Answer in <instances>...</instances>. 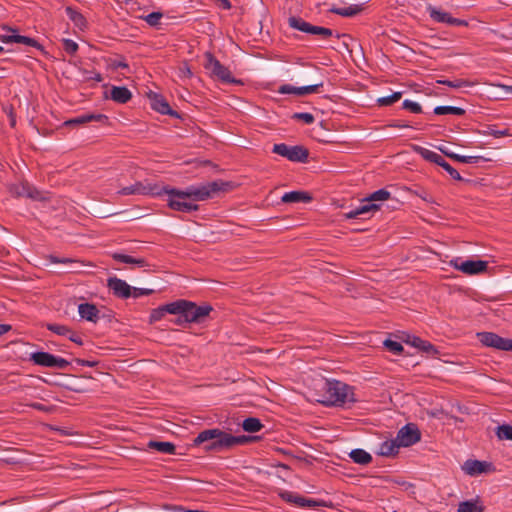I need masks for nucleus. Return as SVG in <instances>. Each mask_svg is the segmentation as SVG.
<instances>
[{"mask_svg":"<svg viewBox=\"0 0 512 512\" xmlns=\"http://www.w3.org/2000/svg\"><path fill=\"white\" fill-rule=\"evenodd\" d=\"M169 314L177 315L173 323L184 326L188 323H202L212 311L209 305L197 306L186 300H177L167 304Z\"/></svg>","mask_w":512,"mask_h":512,"instance_id":"1","label":"nucleus"},{"mask_svg":"<svg viewBox=\"0 0 512 512\" xmlns=\"http://www.w3.org/2000/svg\"><path fill=\"white\" fill-rule=\"evenodd\" d=\"M317 401L325 406H343L355 402L352 387L337 380H325Z\"/></svg>","mask_w":512,"mask_h":512,"instance_id":"2","label":"nucleus"},{"mask_svg":"<svg viewBox=\"0 0 512 512\" xmlns=\"http://www.w3.org/2000/svg\"><path fill=\"white\" fill-rule=\"evenodd\" d=\"M209 439H216V447H218L219 452H221L236 445L246 444L251 440V437L245 435L233 436L216 428L207 429L197 435V437L194 439V445H201L204 442H207Z\"/></svg>","mask_w":512,"mask_h":512,"instance_id":"3","label":"nucleus"},{"mask_svg":"<svg viewBox=\"0 0 512 512\" xmlns=\"http://www.w3.org/2000/svg\"><path fill=\"white\" fill-rule=\"evenodd\" d=\"M162 194L168 195V205L171 209L181 212H192L198 210V205L192 203L187 197H181L182 190L161 186Z\"/></svg>","mask_w":512,"mask_h":512,"instance_id":"4","label":"nucleus"},{"mask_svg":"<svg viewBox=\"0 0 512 512\" xmlns=\"http://www.w3.org/2000/svg\"><path fill=\"white\" fill-rule=\"evenodd\" d=\"M205 69L210 75L224 83H236L237 81L232 77L231 72L223 66L215 57L207 53L205 55Z\"/></svg>","mask_w":512,"mask_h":512,"instance_id":"5","label":"nucleus"},{"mask_svg":"<svg viewBox=\"0 0 512 512\" xmlns=\"http://www.w3.org/2000/svg\"><path fill=\"white\" fill-rule=\"evenodd\" d=\"M120 195H151L160 196L162 195L161 185L157 183H151L149 181H138L133 185L121 188L118 191Z\"/></svg>","mask_w":512,"mask_h":512,"instance_id":"6","label":"nucleus"},{"mask_svg":"<svg viewBox=\"0 0 512 512\" xmlns=\"http://www.w3.org/2000/svg\"><path fill=\"white\" fill-rule=\"evenodd\" d=\"M273 152L294 162H305L308 158V150L303 146H288L280 143L273 146Z\"/></svg>","mask_w":512,"mask_h":512,"instance_id":"7","label":"nucleus"},{"mask_svg":"<svg viewBox=\"0 0 512 512\" xmlns=\"http://www.w3.org/2000/svg\"><path fill=\"white\" fill-rule=\"evenodd\" d=\"M288 23L292 28L296 30L312 35H317L322 38H329L333 34L331 29L320 26H314L299 17H290Z\"/></svg>","mask_w":512,"mask_h":512,"instance_id":"8","label":"nucleus"},{"mask_svg":"<svg viewBox=\"0 0 512 512\" xmlns=\"http://www.w3.org/2000/svg\"><path fill=\"white\" fill-rule=\"evenodd\" d=\"M478 340L487 347L503 351H512V339L503 338L493 332L477 333Z\"/></svg>","mask_w":512,"mask_h":512,"instance_id":"9","label":"nucleus"},{"mask_svg":"<svg viewBox=\"0 0 512 512\" xmlns=\"http://www.w3.org/2000/svg\"><path fill=\"white\" fill-rule=\"evenodd\" d=\"M31 360L40 366L65 369L69 362L64 358L54 356L47 352H35L31 354Z\"/></svg>","mask_w":512,"mask_h":512,"instance_id":"10","label":"nucleus"},{"mask_svg":"<svg viewBox=\"0 0 512 512\" xmlns=\"http://www.w3.org/2000/svg\"><path fill=\"white\" fill-rule=\"evenodd\" d=\"M280 497L289 503L296 504L300 507H316V506H323V507H333V504L330 502H326L323 500H314V499H307L302 496L296 495L289 491H283L280 493Z\"/></svg>","mask_w":512,"mask_h":512,"instance_id":"11","label":"nucleus"},{"mask_svg":"<svg viewBox=\"0 0 512 512\" xmlns=\"http://www.w3.org/2000/svg\"><path fill=\"white\" fill-rule=\"evenodd\" d=\"M400 447H408L420 440L419 429L414 424H407L402 427L395 438Z\"/></svg>","mask_w":512,"mask_h":512,"instance_id":"12","label":"nucleus"},{"mask_svg":"<svg viewBox=\"0 0 512 512\" xmlns=\"http://www.w3.org/2000/svg\"><path fill=\"white\" fill-rule=\"evenodd\" d=\"M450 264L457 270L468 274V275H476L486 271L488 263L482 260H467L459 263V259H454L450 261Z\"/></svg>","mask_w":512,"mask_h":512,"instance_id":"13","label":"nucleus"},{"mask_svg":"<svg viewBox=\"0 0 512 512\" xmlns=\"http://www.w3.org/2000/svg\"><path fill=\"white\" fill-rule=\"evenodd\" d=\"M427 12L429 13V16L438 23H445L451 26H466L467 22L465 20L457 19L452 17L449 13L438 9L434 6L429 5L427 7Z\"/></svg>","mask_w":512,"mask_h":512,"instance_id":"14","label":"nucleus"},{"mask_svg":"<svg viewBox=\"0 0 512 512\" xmlns=\"http://www.w3.org/2000/svg\"><path fill=\"white\" fill-rule=\"evenodd\" d=\"M10 192L17 197H28L34 200L42 199L41 192L28 182H20L10 186Z\"/></svg>","mask_w":512,"mask_h":512,"instance_id":"15","label":"nucleus"},{"mask_svg":"<svg viewBox=\"0 0 512 512\" xmlns=\"http://www.w3.org/2000/svg\"><path fill=\"white\" fill-rule=\"evenodd\" d=\"M323 86L322 82L302 86V87H295L289 84H285L279 87L278 92L281 94H296L299 96L316 93L320 87Z\"/></svg>","mask_w":512,"mask_h":512,"instance_id":"16","label":"nucleus"},{"mask_svg":"<svg viewBox=\"0 0 512 512\" xmlns=\"http://www.w3.org/2000/svg\"><path fill=\"white\" fill-rule=\"evenodd\" d=\"M378 209L379 206L375 203H362L360 206L345 213L344 216L347 219H365Z\"/></svg>","mask_w":512,"mask_h":512,"instance_id":"17","label":"nucleus"},{"mask_svg":"<svg viewBox=\"0 0 512 512\" xmlns=\"http://www.w3.org/2000/svg\"><path fill=\"white\" fill-rule=\"evenodd\" d=\"M180 196L187 197L192 203L209 199V194L205 190L204 185L189 186L182 190Z\"/></svg>","mask_w":512,"mask_h":512,"instance_id":"18","label":"nucleus"},{"mask_svg":"<svg viewBox=\"0 0 512 512\" xmlns=\"http://www.w3.org/2000/svg\"><path fill=\"white\" fill-rule=\"evenodd\" d=\"M108 286L113 293L122 298H128L132 295V288L127 282L119 278H110L108 280Z\"/></svg>","mask_w":512,"mask_h":512,"instance_id":"19","label":"nucleus"},{"mask_svg":"<svg viewBox=\"0 0 512 512\" xmlns=\"http://www.w3.org/2000/svg\"><path fill=\"white\" fill-rule=\"evenodd\" d=\"M106 98L112 99L116 103H127L131 97V91L124 86H111L109 92L105 93Z\"/></svg>","mask_w":512,"mask_h":512,"instance_id":"20","label":"nucleus"},{"mask_svg":"<svg viewBox=\"0 0 512 512\" xmlns=\"http://www.w3.org/2000/svg\"><path fill=\"white\" fill-rule=\"evenodd\" d=\"M203 185L205 190L209 194V198H212L221 192L230 191L233 188V184L231 182H226L222 180H216Z\"/></svg>","mask_w":512,"mask_h":512,"instance_id":"21","label":"nucleus"},{"mask_svg":"<svg viewBox=\"0 0 512 512\" xmlns=\"http://www.w3.org/2000/svg\"><path fill=\"white\" fill-rule=\"evenodd\" d=\"M78 313L87 321L96 323L99 320V310L94 304L81 303L78 306Z\"/></svg>","mask_w":512,"mask_h":512,"instance_id":"22","label":"nucleus"},{"mask_svg":"<svg viewBox=\"0 0 512 512\" xmlns=\"http://www.w3.org/2000/svg\"><path fill=\"white\" fill-rule=\"evenodd\" d=\"M107 120V116L103 114H83L65 122L67 126L83 125L91 121L103 122Z\"/></svg>","mask_w":512,"mask_h":512,"instance_id":"23","label":"nucleus"},{"mask_svg":"<svg viewBox=\"0 0 512 512\" xmlns=\"http://www.w3.org/2000/svg\"><path fill=\"white\" fill-rule=\"evenodd\" d=\"M489 464L478 460H467L462 468L468 475L475 476L479 475L487 470Z\"/></svg>","mask_w":512,"mask_h":512,"instance_id":"24","label":"nucleus"},{"mask_svg":"<svg viewBox=\"0 0 512 512\" xmlns=\"http://www.w3.org/2000/svg\"><path fill=\"white\" fill-rule=\"evenodd\" d=\"M413 150L417 154H419L422 158H424L425 160H427L429 162H432V163H435V164H437L439 166H440V163H444L445 162V160L443 159V157L441 155L437 154L434 151L426 149L424 147L415 145V146H413Z\"/></svg>","mask_w":512,"mask_h":512,"instance_id":"25","label":"nucleus"},{"mask_svg":"<svg viewBox=\"0 0 512 512\" xmlns=\"http://www.w3.org/2000/svg\"><path fill=\"white\" fill-rule=\"evenodd\" d=\"M282 202L284 203H299V202H309L311 201V196L303 191H291L285 193L282 198Z\"/></svg>","mask_w":512,"mask_h":512,"instance_id":"26","label":"nucleus"},{"mask_svg":"<svg viewBox=\"0 0 512 512\" xmlns=\"http://www.w3.org/2000/svg\"><path fill=\"white\" fill-rule=\"evenodd\" d=\"M363 10L362 4H352L343 7H333L330 9L331 12L344 16V17H353L360 13Z\"/></svg>","mask_w":512,"mask_h":512,"instance_id":"27","label":"nucleus"},{"mask_svg":"<svg viewBox=\"0 0 512 512\" xmlns=\"http://www.w3.org/2000/svg\"><path fill=\"white\" fill-rule=\"evenodd\" d=\"M147 447L163 454H174L176 449L175 445L171 442L153 440L148 442Z\"/></svg>","mask_w":512,"mask_h":512,"instance_id":"28","label":"nucleus"},{"mask_svg":"<svg viewBox=\"0 0 512 512\" xmlns=\"http://www.w3.org/2000/svg\"><path fill=\"white\" fill-rule=\"evenodd\" d=\"M113 258L122 263L130 264L132 267H145L147 266L146 260L144 258H135L130 255L115 253Z\"/></svg>","mask_w":512,"mask_h":512,"instance_id":"29","label":"nucleus"},{"mask_svg":"<svg viewBox=\"0 0 512 512\" xmlns=\"http://www.w3.org/2000/svg\"><path fill=\"white\" fill-rule=\"evenodd\" d=\"M399 448L400 445L397 443L396 439L385 441L381 443L378 454L386 457L393 456L398 453Z\"/></svg>","mask_w":512,"mask_h":512,"instance_id":"30","label":"nucleus"},{"mask_svg":"<svg viewBox=\"0 0 512 512\" xmlns=\"http://www.w3.org/2000/svg\"><path fill=\"white\" fill-rule=\"evenodd\" d=\"M349 456L354 463L360 465H367L372 461V456L363 449H354L349 453Z\"/></svg>","mask_w":512,"mask_h":512,"instance_id":"31","label":"nucleus"},{"mask_svg":"<svg viewBox=\"0 0 512 512\" xmlns=\"http://www.w3.org/2000/svg\"><path fill=\"white\" fill-rule=\"evenodd\" d=\"M151 106L161 114L173 115V111L170 109L169 104L161 97L155 96L152 100Z\"/></svg>","mask_w":512,"mask_h":512,"instance_id":"32","label":"nucleus"},{"mask_svg":"<svg viewBox=\"0 0 512 512\" xmlns=\"http://www.w3.org/2000/svg\"><path fill=\"white\" fill-rule=\"evenodd\" d=\"M483 506L478 500L464 501L459 504L458 512H482Z\"/></svg>","mask_w":512,"mask_h":512,"instance_id":"33","label":"nucleus"},{"mask_svg":"<svg viewBox=\"0 0 512 512\" xmlns=\"http://www.w3.org/2000/svg\"><path fill=\"white\" fill-rule=\"evenodd\" d=\"M242 428L249 433H255L263 428L262 423L258 418L249 417L242 422Z\"/></svg>","mask_w":512,"mask_h":512,"instance_id":"34","label":"nucleus"},{"mask_svg":"<svg viewBox=\"0 0 512 512\" xmlns=\"http://www.w3.org/2000/svg\"><path fill=\"white\" fill-rule=\"evenodd\" d=\"M66 13L69 17V19L79 28H83L85 26V18L82 16L81 13L74 10L72 7L68 6L66 7Z\"/></svg>","mask_w":512,"mask_h":512,"instance_id":"35","label":"nucleus"},{"mask_svg":"<svg viewBox=\"0 0 512 512\" xmlns=\"http://www.w3.org/2000/svg\"><path fill=\"white\" fill-rule=\"evenodd\" d=\"M434 113L437 115H446V114L463 115L465 113V110L460 107H455V106H437L434 109Z\"/></svg>","mask_w":512,"mask_h":512,"instance_id":"36","label":"nucleus"},{"mask_svg":"<svg viewBox=\"0 0 512 512\" xmlns=\"http://www.w3.org/2000/svg\"><path fill=\"white\" fill-rule=\"evenodd\" d=\"M496 435L500 440L512 441V426L507 424L498 426L496 429Z\"/></svg>","mask_w":512,"mask_h":512,"instance_id":"37","label":"nucleus"},{"mask_svg":"<svg viewBox=\"0 0 512 512\" xmlns=\"http://www.w3.org/2000/svg\"><path fill=\"white\" fill-rule=\"evenodd\" d=\"M389 197H390V192H388L385 189H380V190L372 193L370 195V197L367 199L366 203H373L376 201H385V200L389 199Z\"/></svg>","mask_w":512,"mask_h":512,"instance_id":"38","label":"nucleus"},{"mask_svg":"<svg viewBox=\"0 0 512 512\" xmlns=\"http://www.w3.org/2000/svg\"><path fill=\"white\" fill-rule=\"evenodd\" d=\"M383 345L387 350H389L390 352H392L396 355L400 354L403 351V347H402L401 343H399L397 341H393L391 339H386L383 342Z\"/></svg>","mask_w":512,"mask_h":512,"instance_id":"39","label":"nucleus"},{"mask_svg":"<svg viewBox=\"0 0 512 512\" xmlns=\"http://www.w3.org/2000/svg\"><path fill=\"white\" fill-rule=\"evenodd\" d=\"M401 97H402L401 92H394L393 94H391L389 96L379 98L378 103L382 106H388V105H391V104L397 102L398 100H400Z\"/></svg>","mask_w":512,"mask_h":512,"instance_id":"40","label":"nucleus"},{"mask_svg":"<svg viewBox=\"0 0 512 512\" xmlns=\"http://www.w3.org/2000/svg\"><path fill=\"white\" fill-rule=\"evenodd\" d=\"M167 304L166 305H163L159 308H156L154 310H152L151 314H150V322H157L159 320H161L166 313H168V310H167Z\"/></svg>","mask_w":512,"mask_h":512,"instance_id":"41","label":"nucleus"},{"mask_svg":"<svg viewBox=\"0 0 512 512\" xmlns=\"http://www.w3.org/2000/svg\"><path fill=\"white\" fill-rule=\"evenodd\" d=\"M416 342H414V344H416V348H418L419 350H422L424 352H427L429 354H434L436 353V349L435 347L427 342V341H424V340H415Z\"/></svg>","mask_w":512,"mask_h":512,"instance_id":"42","label":"nucleus"},{"mask_svg":"<svg viewBox=\"0 0 512 512\" xmlns=\"http://www.w3.org/2000/svg\"><path fill=\"white\" fill-rule=\"evenodd\" d=\"M448 157L461 163H476L479 159L477 156H463L454 152L453 154H448Z\"/></svg>","mask_w":512,"mask_h":512,"instance_id":"43","label":"nucleus"},{"mask_svg":"<svg viewBox=\"0 0 512 512\" xmlns=\"http://www.w3.org/2000/svg\"><path fill=\"white\" fill-rule=\"evenodd\" d=\"M47 328L61 336H68V333H70V329L64 325H58V324H48Z\"/></svg>","mask_w":512,"mask_h":512,"instance_id":"44","label":"nucleus"},{"mask_svg":"<svg viewBox=\"0 0 512 512\" xmlns=\"http://www.w3.org/2000/svg\"><path fill=\"white\" fill-rule=\"evenodd\" d=\"M163 17V14L161 12H152L144 17V20L150 25V26H157L159 24L160 19Z\"/></svg>","mask_w":512,"mask_h":512,"instance_id":"45","label":"nucleus"},{"mask_svg":"<svg viewBox=\"0 0 512 512\" xmlns=\"http://www.w3.org/2000/svg\"><path fill=\"white\" fill-rule=\"evenodd\" d=\"M13 42L28 45V46H33V47L38 45L36 40L26 37V36L17 35V34H14Z\"/></svg>","mask_w":512,"mask_h":512,"instance_id":"46","label":"nucleus"},{"mask_svg":"<svg viewBox=\"0 0 512 512\" xmlns=\"http://www.w3.org/2000/svg\"><path fill=\"white\" fill-rule=\"evenodd\" d=\"M2 30L4 31V33L0 34V40L4 43H12L15 30L5 26L2 27Z\"/></svg>","mask_w":512,"mask_h":512,"instance_id":"47","label":"nucleus"},{"mask_svg":"<svg viewBox=\"0 0 512 512\" xmlns=\"http://www.w3.org/2000/svg\"><path fill=\"white\" fill-rule=\"evenodd\" d=\"M440 166L445 170L447 171V173L455 180H462V177L461 175L459 174V172L454 169L449 163H447L446 161L444 163H440Z\"/></svg>","mask_w":512,"mask_h":512,"instance_id":"48","label":"nucleus"},{"mask_svg":"<svg viewBox=\"0 0 512 512\" xmlns=\"http://www.w3.org/2000/svg\"><path fill=\"white\" fill-rule=\"evenodd\" d=\"M63 46L68 54H74L78 50V44L71 39H64Z\"/></svg>","mask_w":512,"mask_h":512,"instance_id":"49","label":"nucleus"},{"mask_svg":"<svg viewBox=\"0 0 512 512\" xmlns=\"http://www.w3.org/2000/svg\"><path fill=\"white\" fill-rule=\"evenodd\" d=\"M403 108L410 110L413 113H420L422 111L421 105L411 100H404Z\"/></svg>","mask_w":512,"mask_h":512,"instance_id":"50","label":"nucleus"},{"mask_svg":"<svg viewBox=\"0 0 512 512\" xmlns=\"http://www.w3.org/2000/svg\"><path fill=\"white\" fill-rule=\"evenodd\" d=\"M294 119L302 120L306 124H311L314 122V116L310 113H295L293 115Z\"/></svg>","mask_w":512,"mask_h":512,"instance_id":"51","label":"nucleus"},{"mask_svg":"<svg viewBox=\"0 0 512 512\" xmlns=\"http://www.w3.org/2000/svg\"><path fill=\"white\" fill-rule=\"evenodd\" d=\"M152 292H153V290H151V289H143V288L133 287L132 288V295L131 296L137 298V297H140V296L149 295Z\"/></svg>","mask_w":512,"mask_h":512,"instance_id":"52","label":"nucleus"},{"mask_svg":"<svg viewBox=\"0 0 512 512\" xmlns=\"http://www.w3.org/2000/svg\"><path fill=\"white\" fill-rule=\"evenodd\" d=\"M203 449L205 451H215L219 452L218 447H216V439H209L207 442H204Z\"/></svg>","mask_w":512,"mask_h":512,"instance_id":"53","label":"nucleus"},{"mask_svg":"<svg viewBox=\"0 0 512 512\" xmlns=\"http://www.w3.org/2000/svg\"><path fill=\"white\" fill-rule=\"evenodd\" d=\"M401 340L413 347L416 348V344H414V340H421L419 337H416V336H413V335H409V334H404L402 337H401Z\"/></svg>","mask_w":512,"mask_h":512,"instance_id":"54","label":"nucleus"},{"mask_svg":"<svg viewBox=\"0 0 512 512\" xmlns=\"http://www.w3.org/2000/svg\"><path fill=\"white\" fill-rule=\"evenodd\" d=\"M71 341L75 342L76 344L78 345H82L83 344V340L81 338L80 335H78L77 333L75 332H72L70 330V333H68V336H67Z\"/></svg>","mask_w":512,"mask_h":512,"instance_id":"55","label":"nucleus"},{"mask_svg":"<svg viewBox=\"0 0 512 512\" xmlns=\"http://www.w3.org/2000/svg\"><path fill=\"white\" fill-rule=\"evenodd\" d=\"M443 83L448 85V86H450V87H452V88H461V87H463L466 84V82L463 81V80L444 81Z\"/></svg>","mask_w":512,"mask_h":512,"instance_id":"56","label":"nucleus"},{"mask_svg":"<svg viewBox=\"0 0 512 512\" xmlns=\"http://www.w3.org/2000/svg\"><path fill=\"white\" fill-rule=\"evenodd\" d=\"M437 149L440 152H442L443 154H445L447 157H448V154H453L452 151H450L446 146H443V145L437 146Z\"/></svg>","mask_w":512,"mask_h":512,"instance_id":"57","label":"nucleus"},{"mask_svg":"<svg viewBox=\"0 0 512 512\" xmlns=\"http://www.w3.org/2000/svg\"><path fill=\"white\" fill-rule=\"evenodd\" d=\"M10 329H11L10 325L0 324V336L5 334L6 332H8Z\"/></svg>","mask_w":512,"mask_h":512,"instance_id":"58","label":"nucleus"},{"mask_svg":"<svg viewBox=\"0 0 512 512\" xmlns=\"http://www.w3.org/2000/svg\"><path fill=\"white\" fill-rule=\"evenodd\" d=\"M495 137H502L508 135L507 130H496L493 132Z\"/></svg>","mask_w":512,"mask_h":512,"instance_id":"59","label":"nucleus"},{"mask_svg":"<svg viewBox=\"0 0 512 512\" xmlns=\"http://www.w3.org/2000/svg\"><path fill=\"white\" fill-rule=\"evenodd\" d=\"M174 510L178 511V512H199V510H183L181 507L179 506H175L174 507Z\"/></svg>","mask_w":512,"mask_h":512,"instance_id":"60","label":"nucleus"},{"mask_svg":"<svg viewBox=\"0 0 512 512\" xmlns=\"http://www.w3.org/2000/svg\"><path fill=\"white\" fill-rule=\"evenodd\" d=\"M218 1L221 3V5H222L224 8H226V9L230 8L229 0H218Z\"/></svg>","mask_w":512,"mask_h":512,"instance_id":"61","label":"nucleus"},{"mask_svg":"<svg viewBox=\"0 0 512 512\" xmlns=\"http://www.w3.org/2000/svg\"><path fill=\"white\" fill-rule=\"evenodd\" d=\"M32 406L38 410H44V407L42 404H39V403H35V404H32Z\"/></svg>","mask_w":512,"mask_h":512,"instance_id":"62","label":"nucleus"},{"mask_svg":"<svg viewBox=\"0 0 512 512\" xmlns=\"http://www.w3.org/2000/svg\"><path fill=\"white\" fill-rule=\"evenodd\" d=\"M391 126H393V127H398V128L409 127V125H407V124H401V123H398V124H392Z\"/></svg>","mask_w":512,"mask_h":512,"instance_id":"63","label":"nucleus"},{"mask_svg":"<svg viewBox=\"0 0 512 512\" xmlns=\"http://www.w3.org/2000/svg\"><path fill=\"white\" fill-rule=\"evenodd\" d=\"M82 364H83V365H86V366H89V367H92V366H94V365H95V363H94V362H89V361H82Z\"/></svg>","mask_w":512,"mask_h":512,"instance_id":"64","label":"nucleus"}]
</instances>
